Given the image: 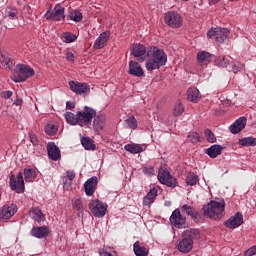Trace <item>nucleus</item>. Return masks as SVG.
Here are the masks:
<instances>
[{
	"label": "nucleus",
	"instance_id": "f257e3e1",
	"mask_svg": "<svg viewBox=\"0 0 256 256\" xmlns=\"http://www.w3.org/2000/svg\"><path fill=\"white\" fill-rule=\"evenodd\" d=\"M147 55L149 57L146 62L147 71H155L167 63V54L157 47L148 48Z\"/></svg>",
	"mask_w": 256,
	"mask_h": 256
},
{
	"label": "nucleus",
	"instance_id": "f03ea898",
	"mask_svg": "<svg viewBox=\"0 0 256 256\" xmlns=\"http://www.w3.org/2000/svg\"><path fill=\"white\" fill-rule=\"evenodd\" d=\"M225 211V200L210 201L207 205L203 206V212L206 217L219 221L223 219V213Z\"/></svg>",
	"mask_w": 256,
	"mask_h": 256
},
{
	"label": "nucleus",
	"instance_id": "7ed1b4c3",
	"mask_svg": "<svg viewBox=\"0 0 256 256\" xmlns=\"http://www.w3.org/2000/svg\"><path fill=\"white\" fill-rule=\"evenodd\" d=\"M33 75H35L33 68L25 64H17L11 79L14 83H23V81H27V79L33 77Z\"/></svg>",
	"mask_w": 256,
	"mask_h": 256
},
{
	"label": "nucleus",
	"instance_id": "20e7f679",
	"mask_svg": "<svg viewBox=\"0 0 256 256\" xmlns=\"http://www.w3.org/2000/svg\"><path fill=\"white\" fill-rule=\"evenodd\" d=\"M97 116V111L89 106H85L83 111H78V125L80 127H91L94 117Z\"/></svg>",
	"mask_w": 256,
	"mask_h": 256
},
{
	"label": "nucleus",
	"instance_id": "39448f33",
	"mask_svg": "<svg viewBox=\"0 0 256 256\" xmlns=\"http://www.w3.org/2000/svg\"><path fill=\"white\" fill-rule=\"evenodd\" d=\"M208 39H212V41H216L217 43H224L227 37H229V30L226 28H212L207 33Z\"/></svg>",
	"mask_w": 256,
	"mask_h": 256
},
{
	"label": "nucleus",
	"instance_id": "423d86ee",
	"mask_svg": "<svg viewBox=\"0 0 256 256\" xmlns=\"http://www.w3.org/2000/svg\"><path fill=\"white\" fill-rule=\"evenodd\" d=\"M164 21L168 27H172V29H179L183 25V18L181 14L170 11L165 14Z\"/></svg>",
	"mask_w": 256,
	"mask_h": 256
},
{
	"label": "nucleus",
	"instance_id": "0eeeda50",
	"mask_svg": "<svg viewBox=\"0 0 256 256\" xmlns=\"http://www.w3.org/2000/svg\"><path fill=\"white\" fill-rule=\"evenodd\" d=\"M170 223L176 229H185L187 227V219L181 214L179 208L175 209L170 216Z\"/></svg>",
	"mask_w": 256,
	"mask_h": 256
},
{
	"label": "nucleus",
	"instance_id": "6e6552de",
	"mask_svg": "<svg viewBox=\"0 0 256 256\" xmlns=\"http://www.w3.org/2000/svg\"><path fill=\"white\" fill-rule=\"evenodd\" d=\"M89 209L95 217H105L107 213V205L99 200H93L89 203Z\"/></svg>",
	"mask_w": 256,
	"mask_h": 256
},
{
	"label": "nucleus",
	"instance_id": "1a4fd4ad",
	"mask_svg": "<svg viewBox=\"0 0 256 256\" xmlns=\"http://www.w3.org/2000/svg\"><path fill=\"white\" fill-rule=\"evenodd\" d=\"M10 187L12 191L16 193H23L25 191V181L23 180V173L19 172L17 174V180L15 176L10 177Z\"/></svg>",
	"mask_w": 256,
	"mask_h": 256
},
{
	"label": "nucleus",
	"instance_id": "9d476101",
	"mask_svg": "<svg viewBox=\"0 0 256 256\" xmlns=\"http://www.w3.org/2000/svg\"><path fill=\"white\" fill-rule=\"evenodd\" d=\"M46 19H51L52 21H63L65 19V7L57 4L54 7V12L47 11L45 14Z\"/></svg>",
	"mask_w": 256,
	"mask_h": 256
},
{
	"label": "nucleus",
	"instance_id": "9b49d317",
	"mask_svg": "<svg viewBox=\"0 0 256 256\" xmlns=\"http://www.w3.org/2000/svg\"><path fill=\"white\" fill-rule=\"evenodd\" d=\"M158 181L167 187H177V179L171 176V173H169L168 170L159 171Z\"/></svg>",
	"mask_w": 256,
	"mask_h": 256
},
{
	"label": "nucleus",
	"instance_id": "f8f14e48",
	"mask_svg": "<svg viewBox=\"0 0 256 256\" xmlns=\"http://www.w3.org/2000/svg\"><path fill=\"white\" fill-rule=\"evenodd\" d=\"M69 87L73 93H76V95H87L89 93L90 88L87 83H81L77 81H70Z\"/></svg>",
	"mask_w": 256,
	"mask_h": 256
},
{
	"label": "nucleus",
	"instance_id": "ddd939ff",
	"mask_svg": "<svg viewBox=\"0 0 256 256\" xmlns=\"http://www.w3.org/2000/svg\"><path fill=\"white\" fill-rule=\"evenodd\" d=\"M17 209V205L15 204L4 205L0 209V220L7 221V219H11V217L17 213Z\"/></svg>",
	"mask_w": 256,
	"mask_h": 256
},
{
	"label": "nucleus",
	"instance_id": "4468645a",
	"mask_svg": "<svg viewBox=\"0 0 256 256\" xmlns=\"http://www.w3.org/2000/svg\"><path fill=\"white\" fill-rule=\"evenodd\" d=\"M224 225L228 229H237V227H241V225H243V214L237 212L234 216H231Z\"/></svg>",
	"mask_w": 256,
	"mask_h": 256
},
{
	"label": "nucleus",
	"instance_id": "2eb2a0df",
	"mask_svg": "<svg viewBox=\"0 0 256 256\" xmlns=\"http://www.w3.org/2000/svg\"><path fill=\"white\" fill-rule=\"evenodd\" d=\"M245 125H247V117H240L230 125V132L233 133V135H237V133H241V131L245 129Z\"/></svg>",
	"mask_w": 256,
	"mask_h": 256
},
{
	"label": "nucleus",
	"instance_id": "dca6fc26",
	"mask_svg": "<svg viewBox=\"0 0 256 256\" xmlns=\"http://www.w3.org/2000/svg\"><path fill=\"white\" fill-rule=\"evenodd\" d=\"M48 157L52 161H59L61 159V150L55 145V142H50L47 145Z\"/></svg>",
	"mask_w": 256,
	"mask_h": 256
},
{
	"label": "nucleus",
	"instance_id": "f3484780",
	"mask_svg": "<svg viewBox=\"0 0 256 256\" xmlns=\"http://www.w3.org/2000/svg\"><path fill=\"white\" fill-rule=\"evenodd\" d=\"M49 233L47 226L33 227L30 232L32 237H36V239H45V237H49Z\"/></svg>",
	"mask_w": 256,
	"mask_h": 256
},
{
	"label": "nucleus",
	"instance_id": "a211bd4d",
	"mask_svg": "<svg viewBox=\"0 0 256 256\" xmlns=\"http://www.w3.org/2000/svg\"><path fill=\"white\" fill-rule=\"evenodd\" d=\"M128 73L129 75H133L134 77H143V75L145 74V72H143V67H141V64L133 60L129 62Z\"/></svg>",
	"mask_w": 256,
	"mask_h": 256
},
{
	"label": "nucleus",
	"instance_id": "6ab92c4d",
	"mask_svg": "<svg viewBox=\"0 0 256 256\" xmlns=\"http://www.w3.org/2000/svg\"><path fill=\"white\" fill-rule=\"evenodd\" d=\"M97 189V176L89 178L84 184V190L88 197H91Z\"/></svg>",
	"mask_w": 256,
	"mask_h": 256
},
{
	"label": "nucleus",
	"instance_id": "aec40b11",
	"mask_svg": "<svg viewBox=\"0 0 256 256\" xmlns=\"http://www.w3.org/2000/svg\"><path fill=\"white\" fill-rule=\"evenodd\" d=\"M109 37H111V32L106 31L101 33L94 43V49H103L107 45Z\"/></svg>",
	"mask_w": 256,
	"mask_h": 256
},
{
	"label": "nucleus",
	"instance_id": "412c9836",
	"mask_svg": "<svg viewBox=\"0 0 256 256\" xmlns=\"http://www.w3.org/2000/svg\"><path fill=\"white\" fill-rule=\"evenodd\" d=\"M178 251L180 253H189L193 249V241L190 239L183 238L177 245Z\"/></svg>",
	"mask_w": 256,
	"mask_h": 256
},
{
	"label": "nucleus",
	"instance_id": "4be33fe9",
	"mask_svg": "<svg viewBox=\"0 0 256 256\" xmlns=\"http://www.w3.org/2000/svg\"><path fill=\"white\" fill-rule=\"evenodd\" d=\"M0 63L6 71H11L15 67V61L8 54L0 55Z\"/></svg>",
	"mask_w": 256,
	"mask_h": 256
},
{
	"label": "nucleus",
	"instance_id": "5701e85b",
	"mask_svg": "<svg viewBox=\"0 0 256 256\" xmlns=\"http://www.w3.org/2000/svg\"><path fill=\"white\" fill-rule=\"evenodd\" d=\"M104 127H105V116L104 115L96 116L93 121L94 131L96 133H101V131H103Z\"/></svg>",
	"mask_w": 256,
	"mask_h": 256
},
{
	"label": "nucleus",
	"instance_id": "b1692460",
	"mask_svg": "<svg viewBox=\"0 0 256 256\" xmlns=\"http://www.w3.org/2000/svg\"><path fill=\"white\" fill-rule=\"evenodd\" d=\"M183 237L195 243L198 239H201V233L197 229H189L183 232Z\"/></svg>",
	"mask_w": 256,
	"mask_h": 256
},
{
	"label": "nucleus",
	"instance_id": "393cba45",
	"mask_svg": "<svg viewBox=\"0 0 256 256\" xmlns=\"http://www.w3.org/2000/svg\"><path fill=\"white\" fill-rule=\"evenodd\" d=\"M223 152V147L221 145H212L211 147L207 148L205 153L211 157V159H215L219 157Z\"/></svg>",
	"mask_w": 256,
	"mask_h": 256
},
{
	"label": "nucleus",
	"instance_id": "a878e982",
	"mask_svg": "<svg viewBox=\"0 0 256 256\" xmlns=\"http://www.w3.org/2000/svg\"><path fill=\"white\" fill-rule=\"evenodd\" d=\"M133 251L134 255L136 256H148L149 255V249L141 245V242L136 241L133 245Z\"/></svg>",
	"mask_w": 256,
	"mask_h": 256
},
{
	"label": "nucleus",
	"instance_id": "bb28decb",
	"mask_svg": "<svg viewBox=\"0 0 256 256\" xmlns=\"http://www.w3.org/2000/svg\"><path fill=\"white\" fill-rule=\"evenodd\" d=\"M29 215L31 219L37 221V223H41V221H45V216L43 212L39 208H31L29 211Z\"/></svg>",
	"mask_w": 256,
	"mask_h": 256
},
{
	"label": "nucleus",
	"instance_id": "cd10ccee",
	"mask_svg": "<svg viewBox=\"0 0 256 256\" xmlns=\"http://www.w3.org/2000/svg\"><path fill=\"white\" fill-rule=\"evenodd\" d=\"M187 99L192 103H197L199 102V99H201V93H199L197 88H190L187 91Z\"/></svg>",
	"mask_w": 256,
	"mask_h": 256
},
{
	"label": "nucleus",
	"instance_id": "c85d7f7f",
	"mask_svg": "<svg viewBox=\"0 0 256 256\" xmlns=\"http://www.w3.org/2000/svg\"><path fill=\"white\" fill-rule=\"evenodd\" d=\"M197 61L201 65H207L208 63H211V53L207 51H199L197 54Z\"/></svg>",
	"mask_w": 256,
	"mask_h": 256
},
{
	"label": "nucleus",
	"instance_id": "c756f323",
	"mask_svg": "<svg viewBox=\"0 0 256 256\" xmlns=\"http://www.w3.org/2000/svg\"><path fill=\"white\" fill-rule=\"evenodd\" d=\"M156 197H157V190L153 188L143 198V205L148 206V205H151V203H155Z\"/></svg>",
	"mask_w": 256,
	"mask_h": 256
},
{
	"label": "nucleus",
	"instance_id": "7c9ffc66",
	"mask_svg": "<svg viewBox=\"0 0 256 256\" xmlns=\"http://www.w3.org/2000/svg\"><path fill=\"white\" fill-rule=\"evenodd\" d=\"M145 53H147V48H145L143 44H135L131 51V54L134 55V57H143Z\"/></svg>",
	"mask_w": 256,
	"mask_h": 256
},
{
	"label": "nucleus",
	"instance_id": "2f4dec72",
	"mask_svg": "<svg viewBox=\"0 0 256 256\" xmlns=\"http://www.w3.org/2000/svg\"><path fill=\"white\" fill-rule=\"evenodd\" d=\"M239 145L242 147H256V138L252 136L241 138Z\"/></svg>",
	"mask_w": 256,
	"mask_h": 256
},
{
	"label": "nucleus",
	"instance_id": "473e14b6",
	"mask_svg": "<svg viewBox=\"0 0 256 256\" xmlns=\"http://www.w3.org/2000/svg\"><path fill=\"white\" fill-rule=\"evenodd\" d=\"M182 213H186V215H189L192 217V219H197L199 217V213L195 211V208L185 204L181 207Z\"/></svg>",
	"mask_w": 256,
	"mask_h": 256
},
{
	"label": "nucleus",
	"instance_id": "72a5a7b5",
	"mask_svg": "<svg viewBox=\"0 0 256 256\" xmlns=\"http://www.w3.org/2000/svg\"><path fill=\"white\" fill-rule=\"evenodd\" d=\"M124 148L128 153H132L134 155H137V153H143V147L139 144H126Z\"/></svg>",
	"mask_w": 256,
	"mask_h": 256
},
{
	"label": "nucleus",
	"instance_id": "f704fd0d",
	"mask_svg": "<svg viewBox=\"0 0 256 256\" xmlns=\"http://www.w3.org/2000/svg\"><path fill=\"white\" fill-rule=\"evenodd\" d=\"M197 183H199V176L193 172H189L186 176V185L194 187Z\"/></svg>",
	"mask_w": 256,
	"mask_h": 256
},
{
	"label": "nucleus",
	"instance_id": "c9c22d12",
	"mask_svg": "<svg viewBox=\"0 0 256 256\" xmlns=\"http://www.w3.org/2000/svg\"><path fill=\"white\" fill-rule=\"evenodd\" d=\"M231 59L230 56H219L216 58L215 63L218 67H228L231 64Z\"/></svg>",
	"mask_w": 256,
	"mask_h": 256
},
{
	"label": "nucleus",
	"instance_id": "e433bc0d",
	"mask_svg": "<svg viewBox=\"0 0 256 256\" xmlns=\"http://www.w3.org/2000/svg\"><path fill=\"white\" fill-rule=\"evenodd\" d=\"M67 123H69V125H79V116L78 114H73L72 112H66V114L64 115Z\"/></svg>",
	"mask_w": 256,
	"mask_h": 256
},
{
	"label": "nucleus",
	"instance_id": "4c0bfd02",
	"mask_svg": "<svg viewBox=\"0 0 256 256\" xmlns=\"http://www.w3.org/2000/svg\"><path fill=\"white\" fill-rule=\"evenodd\" d=\"M81 144H82V147H84V149H86L87 151H95V144L93 143L91 138L89 137L82 138Z\"/></svg>",
	"mask_w": 256,
	"mask_h": 256
},
{
	"label": "nucleus",
	"instance_id": "58836bf2",
	"mask_svg": "<svg viewBox=\"0 0 256 256\" xmlns=\"http://www.w3.org/2000/svg\"><path fill=\"white\" fill-rule=\"evenodd\" d=\"M35 177H37V174L33 168L24 169V178L26 183H32Z\"/></svg>",
	"mask_w": 256,
	"mask_h": 256
},
{
	"label": "nucleus",
	"instance_id": "ea45409f",
	"mask_svg": "<svg viewBox=\"0 0 256 256\" xmlns=\"http://www.w3.org/2000/svg\"><path fill=\"white\" fill-rule=\"evenodd\" d=\"M185 111V106H183V103H181V101H177L175 104H174V107H173V115L175 117H179V115H183V112Z\"/></svg>",
	"mask_w": 256,
	"mask_h": 256
},
{
	"label": "nucleus",
	"instance_id": "a19ab883",
	"mask_svg": "<svg viewBox=\"0 0 256 256\" xmlns=\"http://www.w3.org/2000/svg\"><path fill=\"white\" fill-rule=\"evenodd\" d=\"M69 19L71 21H75V23H79L83 21V14L79 12V10H74L68 14Z\"/></svg>",
	"mask_w": 256,
	"mask_h": 256
},
{
	"label": "nucleus",
	"instance_id": "79ce46f5",
	"mask_svg": "<svg viewBox=\"0 0 256 256\" xmlns=\"http://www.w3.org/2000/svg\"><path fill=\"white\" fill-rule=\"evenodd\" d=\"M19 11L17 8H7L6 9V17L10 20L18 19Z\"/></svg>",
	"mask_w": 256,
	"mask_h": 256
},
{
	"label": "nucleus",
	"instance_id": "37998d69",
	"mask_svg": "<svg viewBox=\"0 0 256 256\" xmlns=\"http://www.w3.org/2000/svg\"><path fill=\"white\" fill-rule=\"evenodd\" d=\"M71 203L72 209H74L75 211H83V200L76 197L72 199Z\"/></svg>",
	"mask_w": 256,
	"mask_h": 256
},
{
	"label": "nucleus",
	"instance_id": "c03bdc74",
	"mask_svg": "<svg viewBox=\"0 0 256 256\" xmlns=\"http://www.w3.org/2000/svg\"><path fill=\"white\" fill-rule=\"evenodd\" d=\"M66 175H67V179H69V183L64 182V189H69L71 187L72 181L75 179V172L67 171Z\"/></svg>",
	"mask_w": 256,
	"mask_h": 256
},
{
	"label": "nucleus",
	"instance_id": "a18cd8bd",
	"mask_svg": "<svg viewBox=\"0 0 256 256\" xmlns=\"http://www.w3.org/2000/svg\"><path fill=\"white\" fill-rule=\"evenodd\" d=\"M63 37L65 38V43H73L77 41V36L71 32L63 33Z\"/></svg>",
	"mask_w": 256,
	"mask_h": 256
},
{
	"label": "nucleus",
	"instance_id": "49530a36",
	"mask_svg": "<svg viewBox=\"0 0 256 256\" xmlns=\"http://www.w3.org/2000/svg\"><path fill=\"white\" fill-rule=\"evenodd\" d=\"M204 135L209 143H215V141H217L215 134L209 129L204 131Z\"/></svg>",
	"mask_w": 256,
	"mask_h": 256
},
{
	"label": "nucleus",
	"instance_id": "de8ad7c7",
	"mask_svg": "<svg viewBox=\"0 0 256 256\" xmlns=\"http://www.w3.org/2000/svg\"><path fill=\"white\" fill-rule=\"evenodd\" d=\"M125 123L130 129L137 128V119H135V116H131L128 119H126Z\"/></svg>",
	"mask_w": 256,
	"mask_h": 256
},
{
	"label": "nucleus",
	"instance_id": "09e8293b",
	"mask_svg": "<svg viewBox=\"0 0 256 256\" xmlns=\"http://www.w3.org/2000/svg\"><path fill=\"white\" fill-rule=\"evenodd\" d=\"M244 68H245V64L241 62H236L232 65L233 73H239V71H243Z\"/></svg>",
	"mask_w": 256,
	"mask_h": 256
},
{
	"label": "nucleus",
	"instance_id": "8fccbe9b",
	"mask_svg": "<svg viewBox=\"0 0 256 256\" xmlns=\"http://www.w3.org/2000/svg\"><path fill=\"white\" fill-rule=\"evenodd\" d=\"M188 139L191 141V143H199V141H200L199 133L190 132L188 134Z\"/></svg>",
	"mask_w": 256,
	"mask_h": 256
},
{
	"label": "nucleus",
	"instance_id": "3c124183",
	"mask_svg": "<svg viewBox=\"0 0 256 256\" xmlns=\"http://www.w3.org/2000/svg\"><path fill=\"white\" fill-rule=\"evenodd\" d=\"M142 172L144 173V175H148V177H151V175H155V169L153 168V166H144L142 168Z\"/></svg>",
	"mask_w": 256,
	"mask_h": 256
},
{
	"label": "nucleus",
	"instance_id": "603ef678",
	"mask_svg": "<svg viewBox=\"0 0 256 256\" xmlns=\"http://www.w3.org/2000/svg\"><path fill=\"white\" fill-rule=\"evenodd\" d=\"M45 131L47 135H53L54 133H57V126L53 124H48L45 128Z\"/></svg>",
	"mask_w": 256,
	"mask_h": 256
},
{
	"label": "nucleus",
	"instance_id": "864d4df0",
	"mask_svg": "<svg viewBox=\"0 0 256 256\" xmlns=\"http://www.w3.org/2000/svg\"><path fill=\"white\" fill-rule=\"evenodd\" d=\"M256 255V246L250 247L248 250L245 251L244 256H254Z\"/></svg>",
	"mask_w": 256,
	"mask_h": 256
},
{
	"label": "nucleus",
	"instance_id": "5fc2aeb1",
	"mask_svg": "<svg viewBox=\"0 0 256 256\" xmlns=\"http://www.w3.org/2000/svg\"><path fill=\"white\" fill-rule=\"evenodd\" d=\"M30 141L33 145L39 144V139L37 138V135L30 133Z\"/></svg>",
	"mask_w": 256,
	"mask_h": 256
},
{
	"label": "nucleus",
	"instance_id": "6e6d98bb",
	"mask_svg": "<svg viewBox=\"0 0 256 256\" xmlns=\"http://www.w3.org/2000/svg\"><path fill=\"white\" fill-rule=\"evenodd\" d=\"M66 59H67V61H70V63H73V61H75V55H73V53H71V52H68L66 54Z\"/></svg>",
	"mask_w": 256,
	"mask_h": 256
},
{
	"label": "nucleus",
	"instance_id": "4d7b16f0",
	"mask_svg": "<svg viewBox=\"0 0 256 256\" xmlns=\"http://www.w3.org/2000/svg\"><path fill=\"white\" fill-rule=\"evenodd\" d=\"M3 97H4V99H11V97H13V92L5 91V92H3Z\"/></svg>",
	"mask_w": 256,
	"mask_h": 256
},
{
	"label": "nucleus",
	"instance_id": "13d9d810",
	"mask_svg": "<svg viewBox=\"0 0 256 256\" xmlns=\"http://www.w3.org/2000/svg\"><path fill=\"white\" fill-rule=\"evenodd\" d=\"M14 105H16V107H21V106L23 105V99L17 98V99L14 101Z\"/></svg>",
	"mask_w": 256,
	"mask_h": 256
},
{
	"label": "nucleus",
	"instance_id": "bf43d9fd",
	"mask_svg": "<svg viewBox=\"0 0 256 256\" xmlns=\"http://www.w3.org/2000/svg\"><path fill=\"white\" fill-rule=\"evenodd\" d=\"M100 255L103 256H113L110 252H107L105 249L100 250Z\"/></svg>",
	"mask_w": 256,
	"mask_h": 256
},
{
	"label": "nucleus",
	"instance_id": "052dcab7",
	"mask_svg": "<svg viewBox=\"0 0 256 256\" xmlns=\"http://www.w3.org/2000/svg\"><path fill=\"white\" fill-rule=\"evenodd\" d=\"M66 107L67 109H75V104H73L72 102H67Z\"/></svg>",
	"mask_w": 256,
	"mask_h": 256
},
{
	"label": "nucleus",
	"instance_id": "680f3d73",
	"mask_svg": "<svg viewBox=\"0 0 256 256\" xmlns=\"http://www.w3.org/2000/svg\"><path fill=\"white\" fill-rule=\"evenodd\" d=\"M6 27H7V29H13V26H11V25H8Z\"/></svg>",
	"mask_w": 256,
	"mask_h": 256
},
{
	"label": "nucleus",
	"instance_id": "e2e57ef3",
	"mask_svg": "<svg viewBox=\"0 0 256 256\" xmlns=\"http://www.w3.org/2000/svg\"><path fill=\"white\" fill-rule=\"evenodd\" d=\"M212 3H219V0H212Z\"/></svg>",
	"mask_w": 256,
	"mask_h": 256
},
{
	"label": "nucleus",
	"instance_id": "0e129e2a",
	"mask_svg": "<svg viewBox=\"0 0 256 256\" xmlns=\"http://www.w3.org/2000/svg\"><path fill=\"white\" fill-rule=\"evenodd\" d=\"M183 1H189V0H183Z\"/></svg>",
	"mask_w": 256,
	"mask_h": 256
}]
</instances>
